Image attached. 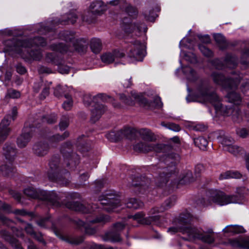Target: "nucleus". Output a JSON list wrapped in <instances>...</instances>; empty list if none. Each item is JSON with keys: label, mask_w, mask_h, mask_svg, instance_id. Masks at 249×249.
<instances>
[{"label": "nucleus", "mask_w": 249, "mask_h": 249, "mask_svg": "<svg viewBox=\"0 0 249 249\" xmlns=\"http://www.w3.org/2000/svg\"><path fill=\"white\" fill-rule=\"evenodd\" d=\"M212 64L217 69H223L225 68L234 69L237 65L238 60L235 55L227 54L223 62L218 59H215L213 60Z\"/></svg>", "instance_id": "nucleus-14"}, {"label": "nucleus", "mask_w": 249, "mask_h": 249, "mask_svg": "<svg viewBox=\"0 0 249 249\" xmlns=\"http://www.w3.org/2000/svg\"><path fill=\"white\" fill-rule=\"evenodd\" d=\"M0 169L4 175L9 176H12V174L15 171V168L7 165L1 166Z\"/></svg>", "instance_id": "nucleus-52"}, {"label": "nucleus", "mask_w": 249, "mask_h": 249, "mask_svg": "<svg viewBox=\"0 0 249 249\" xmlns=\"http://www.w3.org/2000/svg\"><path fill=\"white\" fill-rule=\"evenodd\" d=\"M126 11L128 15L132 17V18H135L138 13L137 9L131 6H127L126 9Z\"/></svg>", "instance_id": "nucleus-58"}, {"label": "nucleus", "mask_w": 249, "mask_h": 249, "mask_svg": "<svg viewBox=\"0 0 249 249\" xmlns=\"http://www.w3.org/2000/svg\"><path fill=\"white\" fill-rule=\"evenodd\" d=\"M93 107L91 110V121L95 123L100 118L107 109L104 105L98 103L94 105Z\"/></svg>", "instance_id": "nucleus-26"}, {"label": "nucleus", "mask_w": 249, "mask_h": 249, "mask_svg": "<svg viewBox=\"0 0 249 249\" xmlns=\"http://www.w3.org/2000/svg\"><path fill=\"white\" fill-rule=\"evenodd\" d=\"M208 196L212 201L221 206L238 203L240 200V196L237 195H227L224 192L216 190L209 191Z\"/></svg>", "instance_id": "nucleus-7"}, {"label": "nucleus", "mask_w": 249, "mask_h": 249, "mask_svg": "<svg viewBox=\"0 0 249 249\" xmlns=\"http://www.w3.org/2000/svg\"><path fill=\"white\" fill-rule=\"evenodd\" d=\"M57 117L55 114H52L50 116L45 117L43 118V121L46 122L48 124H52L56 122Z\"/></svg>", "instance_id": "nucleus-60"}, {"label": "nucleus", "mask_w": 249, "mask_h": 249, "mask_svg": "<svg viewBox=\"0 0 249 249\" xmlns=\"http://www.w3.org/2000/svg\"><path fill=\"white\" fill-rule=\"evenodd\" d=\"M199 49L203 54L207 57H211L213 55L212 51L204 45H200Z\"/></svg>", "instance_id": "nucleus-56"}, {"label": "nucleus", "mask_w": 249, "mask_h": 249, "mask_svg": "<svg viewBox=\"0 0 249 249\" xmlns=\"http://www.w3.org/2000/svg\"><path fill=\"white\" fill-rule=\"evenodd\" d=\"M50 49L53 51L59 52L61 53H66L68 51L71 52L72 51L70 46L63 43L53 44L50 46Z\"/></svg>", "instance_id": "nucleus-32"}, {"label": "nucleus", "mask_w": 249, "mask_h": 249, "mask_svg": "<svg viewBox=\"0 0 249 249\" xmlns=\"http://www.w3.org/2000/svg\"><path fill=\"white\" fill-rule=\"evenodd\" d=\"M62 239L71 244L78 245L83 242L84 238L83 236H81L77 237H65Z\"/></svg>", "instance_id": "nucleus-44"}, {"label": "nucleus", "mask_w": 249, "mask_h": 249, "mask_svg": "<svg viewBox=\"0 0 249 249\" xmlns=\"http://www.w3.org/2000/svg\"><path fill=\"white\" fill-rule=\"evenodd\" d=\"M64 97L67 100L63 103L62 107L66 110H70L73 105L72 100L71 96L69 94H65Z\"/></svg>", "instance_id": "nucleus-50"}, {"label": "nucleus", "mask_w": 249, "mask_h": 249, "mask_svg": "<svg viewBox=\"0 0 249 249\" xmlns=\"http://www.w3.org/2000/svg\"><path fill=\"white\" fill-rule=\"evenodd\" d=\"M59 158L57 157H53L49 162V165L52 171L56 173V170L59 167Z\"/></svg>", "instance_id": "nucleus-49"}, {"label": "nucleus", "mask_w": 249, "mask_h": 249, "mask_svg": "<svg viewBox=\"0 0 249 249\" xmlns=\"http://www.w3.org/2000/svg\"><path fill=\"white\" fill-rule=\"evenodd\" d=\"M125 204L127 208L133 209H137L143 206L142 202L135 198H129Z\"/></svg>", "instance_id": "nucleus-36"}, {"label": "nucleus", "mask_w": 249, "mask_h": 249, "mask_svg": "<svg viewBox=\"0 0 249 249\" xmlns=\"http://www.w3.org/2000/svg\"><path fill=\"white\" fill-rule=\"evenodd\" d=\"M242 227L238 225H229L223 230L224 233H239L244 232Z\"/></svg>", "instance_id": "nucleus-37"}, {"label": "nucleus", "mask_w": 249, "mask_h": 249, "mask_svg": "<svg viewBox=\"0 0 249 249\" xmlns=\"http://www.w3.org/2000/svg\"><path fill=\"white\" fill-rule=\"evenodd\" d=\"M99 204H93L92 205L85 206L81 203L77 201L68 202L66 204V207L74 211L81 212L82 213H90L94 211V209L97 208Z\"/></svg>", "instance_id": "nucleus-19"}, {"label": "nucleus", "mask_w": 249, "mask_h": 249, "mask_svg": "<svg viewBox=\"0 0 249 249\" xmlns=\"http://www.w3.org/2000/svg\"><path fill=\"white\" fill-rule=\"evenodd\" d=\"M60 150L64 158L63 166L67 167L68 170L74 169L78 163L79 157L78 155L72 152L71 143L67 142L64 143Z\"/></svg>", "instance_id": "nucleus-6"}, {"label": "nucleus", "mask_w": 249, "mask_h": 249, "mask_svg": "<svg viewBox=\"0 0 249 249\" xmlns=\"http://www.w3.org/2000/svg\"><path fill=\"white\" fill-rule=\"evenodd\" d=\"M121 84L123 85L124 88H127L129 87L131 85V82L130 81V78L122 77L121 79Z\"/></svg>", "instance_id": "nucleus-64"}, {"label": "nucleus", "mask_w": 249, "mask_h": 249, "mask_svg": "<svg viewBox=\"0 0 249 249\" xmlns=\"http://www.w3.org/2000/svg\"><path fill=\"white\" fill-rule=\"evenodd\" d=\"M99 201L100 204L104 207L103 209L108 212L112 211L113 209L118 207L120 203L119 196L112 193L100 196Z\"/></svg>", "instance_id": "nucleus-10"}, {"label": "nucleus", "mask_w": 249, "mask_h": 249, "mask_svg": "<svg viewBox=\"0 0 249 249\" xmlns=\"http://www.w3.org/2000/svg\"><path fill=\"white\" fill-rule=\"evenodd\" d=\"M61 174H64L65 175V177L59 175H57V177L55 178L56 181L60 185L63 186H66L70 182L69 179L70 174L68 171L63 172V171H61Z\"/></svg>", "instance_id": "nucleus-40"}, {"label": "nucleus", "mask_w": 249, "mask_h": 249, "mask_svg": "<svg viewBox=\"0 0 249 249\" xmlns=\"http://www.w3.org/2000/svg\"><path fill=\"white\" fill-rule=\"evenodd\" d=\"M123 23L125 24L126 26H128L129 27V29H130V31L132 30H138L139 32H146V28L145 26L143 23H132L131 22L129 23L127 21V18H124L123 20Z\"/></svg>", "instance_id": "nucleus-31"}, {"label": "nucleus", "mask_w": 249, "mask_h": 249, "mask_svg": "<svg viewBox=\"0 0 249 249\" xmlns=\"http://www.w3.org/2000/svg\"><path fill=\"white\" fill-rule=\"evenodd\" d=\"M192 221V215L188 213H181L178 218L174 221V223L176 224H178L184 227H191V226L187 225L190 224Z\"/></svg>", "instance_id": "nucleus-28"}, {"label": "nucleus", "mask_w": 249, "mask_h": 249, "mask_svg": "<svg viewBox=\"0 0 249 249\" xmlns=\"http://www.w3.org/2000/svg\"><path fill=\"white\" fill-rule=\"evenodd\" d=\"M214 38L220 49H225L228 46V43L225 37L221 34L214 35Z\"/></svg>", "instance_id": "nucleus-33"}, {"label": "nucleus", "mask_w": 249, "mask_h": 249, "mask_svg": "<svg viewBox=\"0 0 249 249\" xmlns=\"http://www.w3.org/2000/svg\"><path fill=\"white\" fill-rule=\"evenodd\" d=\"M13 213L17 215H20L21 216L25 215H32V213L26 211L24 209H16L13 212Z\"/></svg>", "instance_id": "nucleus-63"}, {"label": "nucleus", "mask_w": 249, "mask_h": 249, "mask_svg": "<svg viewBox=\"0 0 249 249\" xmlns=\"http://www.w3.org/2000/svg\"><path fill=\"white\" fill-rule=\"evenodd\" d=\"M183 72L187 76L188 79L190 80L194 81L197 77L196 72L190 67H184Z\"/></svg>", "instance_id": "nucleus-45"}, {"label": "nucleus", "mask_w": 249, "mask_h": 249, "mask_svg": "<svg viewBox=\"0 0 249 249\" xmlns=\"http://www.w3.org/2000/svg\"><path fill=\"white\" fill-rule=\"evenodd\" d=\"M241 175L238 172L227 171L221 174L219 177L220 179H228L230 178H239Z\"/></svg>", "instance_id": "nucleus-43"}, {"label": "nucleus", "mask_w": 249, "mask_h": 249, "mask_svg": "<svg viewBox=\"0 0 249 249\" xmlns=\"http://www.w3.org/2000/svg\"><path fill=\"white\" fill-rule=\"evenodd\" d=\"M176 198L175 196H172L167 199L164 202V206H162L165 211L170 208L175 204Z\"/></svg>", "instance_id": "nucleus-55"}, {"label": "nucleus", "mask_w": 249, "mask_h": 249, "mask_svg": "<svg viewBox=\"0 0 249 249\" xmlns=\"http://www.w3.org/2000/svg\"><path fill=\"white\" fill-rule=\"evenodd\" d=\"M145 214L143 212H138L133 216H130L128 217L132 218L134 220L138 222H141L146 225L151 224L152 222L157 223L160 219L159 215H155L144 218Z\"/></svg>", "instance_id": "nucleus-22"}, {"label": "nucleus", "mask_w": 249, "mask_h": 249, "mask_svg": "<svg viewBox=\"0 0 249 249\" xmlns=\"http://www.w3.org/2000/svg\"><path fill=\"white\" fill-rule=\"evenodd\" d=\"M46 44V41L44 38L40 36L26 40H17L16 42V47L21 48L20 50L21 52L23 48L31 49L30 52L27 50L29 55L25 58L28 60H40L42 57V52L40 49L36 48L39 46L44 47Z\"/></svg>", "instance_id": "nucleus-3"}, {"label": "nucleus", "mask_w": 249, "mask_h": 249, "mask_svg": "<svg viewBox=\"0 0 249 249\" xmlns=\"http://www.w3.org/2000/svg\"><path fill=\"white\" fill-rule=\"evenodd\" d=\"M78 18V16L76 15L75 12H70L67 15V20H62L60 21V23L62 24H65L66 21H70L71 24H74Z\"/></svg>", "instance_id": "nucleus-53"}, {"label": "nucleus", "mask_w": 249, "mask_h": 249, "mask_svg": "<svg viewBox=\"0 0 249 249\" xmlns=\"http://www.w3.org/2000/svg\"><path fill=\"white\" fill-rule=\"evenodd\" d=\"M213 82L223 87L228 91L236 89L241 81V77L236 74L232 77L225 78L224 75L218 72L212 74Z\"/></svg>", "instance_id": "nucleus-5"}, {"label": "nucleus", "mask_w": 249, "mask_h": 249, "mask_svg": "<svg viewBox=\"0 0 249 249\" xmlns=\"http://www.w3.org/2000/svg\"><path fill=\"white\" fill-rule=\"evenodd\" d=\"M174 169L175 168L173 167H172L171 169L166 167L159 171L155 179L156 185L160 187L165 186L170 178L174 173Z\"/></svg>", "instance_id": "nucleus-16"}, {"label": "nucleus", "mask_w": 249, "mask_h": 249, "mask_svg": "<svg viewBox=\"0 0 249 249\" xmlns=\"http://www.w3.org/2000/svg\"><path fill=\"white\" fill-rule=\"evenodd\" d=\"M102 42L100 39L93 38L90 42L91 51L95 53H99L102 49Z\"/></svg>", "instance_id": "nucleus-34"}, {"label": "nucleus", "mask_w": 249, "mask_h": 249, "mask_svg": "<svg viewBox=\"0 0 249 249\" xmlns=\"http://www.w3.org/2000/svg\"><path fill=\"white\" fill-rule=\"evenodd\" d=\"M1 235L3 236L4 239L8 241L15 249H23L18 241L17 239L12 237L8 232L5 231H2Z\"/></svg>", "instance_id": "nucleus-30"}, {"label": "nucleus", "mask_w": 249, "mask_h": 249, "mask_svg": "<svg viewBox=\"0 0 249 249\" xmlns=\"http://www.w3.org/2000/svg\"><path fill=\"white\" fill-rule=\"evenodd\" d=\"M196 100L200 103L210 102L213 105L216 109H221L225 115H231L232 120L234 122H239L242 120L241 111L238 107H227L219 103V97L213 91L211 90L208 83L206 80H201L198 82L195 93Z\"/></svg>", "instance_id": "nucleus-1"}, {"label": "nucleus", "mask_w": 249, "mask_h": 249, "mask_svg": "<svg viewBox=\"0 0 249 249\" xmlns=\"http://www.w3.org/2000/svg\"><path fill=\"white\" fill-rule=\"evenodd\" d=\"M225 151H227L236 156L242 155L244 153V150L242 147L233 144L231 145L230 147H227V149L225 150Z\"/></svg>", "instance_id": "nucleus-42"}, {"label": "nucleus", "mask_w": 249, "mask_h": 249, "mask_svg": "<svg viewBox=\"0 0 249 249\" xmlns=\"http://www.w3.org/2000/svg\"><path fill=\"white\" fill-rule=\"evenodd\" d=\"M17 153V149L14 144L6 143L3 145L2 153L7 160L10 162L13 161Z\"/></svg>", "instance_id": "nucleus-23"}, {"label": "nucleus", "mask_w": 249, "mask_h": 249, "mask_svg": "<svg viewBox=\"0 0 249 249\" xmlns=\"http://www.w3.org/2000/svg\"><path fill=\"white\" fill-rule=\"evenodd\" d=\"M176 226H173L168 229V231L171 233H175L178 231L183 234L186 235L188 240H192L199 239L204 243L208 244L213 243L214 241V238L210 234L213 232L210 229L208 233H206L202 229H198L194 227H184L175 223Z\"/></svg>", "instance_id": "nucleus-2"}, {"label": "nucleus", "mask_w": 249, "mask_h": 249, "mask_svg": "<svg viewBox=\"0 0 249 249\" xmlns=\"http://www.w3.org/2000/svg\"><path fill=\"white\" fill-rule=\"evenodd\" d=\"M194 142L196 146L200 149L205 150L208 144L207 140L202 137H199L194 139Z\"/></svg>", "instance_id": "nucleus-38"}, {"label": "nucleus", "mask_w": 249, "mask_h": 249, "mask_svg": "<svg viewBox=\"0 0 249 249\" xmlns=\"http://www.w3.org/2000/svg\"><path fill=\"white\" fill-rule=\"evenodd\" d=\"M74 49L79 53L86 51L88 45V41L85 38L75 39L72 42Z\"/></svg>", "instance_id": "nucleus-29"}, {"label": "nucleus", "mask_w": 249, "mask_h": 249, "mask_svg": "<svg viewBox=\"0 0 249 249\" xmlns=\"http://www.w3.org/2000/svg\"><path fill=\"white\" fill-rule=\"evenodd\" d=\"M150 183V180L145 177H137L132 179L131 186L135 188V191L142 194L146 193Z\"/></svg>", "instance_id": "nucleus-18"}, {"label": "nucleus", "mask_w": 249, "mask_h": 249, "mask_svg": "<svg viewBox=\"0 0 249 249\" xmlns=\"http://www.w3.org/2000/svg\"><path fill=\"white\" fill-rule=\"evenodd\" d=\"M165 145L163 144H154L146 142H140L134 146V150L137 152L148 153L155 151L157 153L163 151Z\"/></svg>", "instance_id": "nucleus-15"}, {"label": "nucleus", "mask_w": 249, "mask_h": 249, "mask_svg": "<svg viewBox=\"0 0 249 249\" xmlns=\"http://www.w3.org/2000/svg\"><path fill=\"white\" fill-rule=\"evenodd\" d=\"M236 132L240 137L245 138L248 136L249 131L245 128H242L237 129Z\"/></svg>", "instance_id": "nucleus-59"}, {"label": "nucleus", "mask_w": 249, "mask_h": 249, "mask_svg": "<svg viewBox=\"0 0 249 249\" xmlns=\"http://www.w3.org/2000/svg\"><path fill=\"white\" fill-rule=\"evenodd\" d=\"M70 88L62 87L60 85H58L54 89V95L58 97L63 95L64 96L65 94H68L66 92L67 91H70Z\"/></svg>", "instance_id": "nucleus-46"}, {"label": "nucleus", "mask_w": 249, "mask_h": 249, "mask_svg": "<svg viewBox=\"0 0 249 249\" xmlns=\"http://www.w3.org/2000/svg\"><path fill=\"white\" fill-rule=\"evenodd\" d=\"M241 63L243 64L249 63V50L245 51L242 54Z\"/></svg>", "instance_id": "nucleus-61"}, {"label": "nucleus", "mask_w": 249, "mask_h": 249, "mask_svg": "<svg viewBox=\"0 0 249 249\" xmlns=\"http://www.w3.org/2000/svg\"><path fill=\"white\" fill-rule=\"evenodd\" d=\"M124 54L119 51L114 50L111 53H107L101 56L102 61L106 64L113 62L116 59L123 57Z\"/></svg>", "instance_id": "nucleus-25"}, {"label": "nucleus", "mask_w": 249, "mask_h": 249, "mask_svg": "<svg viewBox=\"0 0 249 249\" xmlns=\"http://www.w3.org/2000/svg\"><path fill=\"white\" fill-rule=\"evenodd\" d=\"M143 15L145 19L150 21H154L157 17V15L154 12L153 10H149L148 9L144 10Z\"/></svg>", "instance_id": "nucleus-48"}, {"label": "nucleus", "mask_w": 249, "mask_h": 249, "mask_svg": "<svg viewBox=\"0 0 249 249\" xmlns=\"http://www.w3.org/2000/svg\"><path fill=\"white\" fill-rule=\"evenodd\" d=\"M32 136V127L25 126L21 134L17 139V144L20 148L25 147Z\"/></svg>", "instance_id": "nucleus-20"}, {"label": "nucleus", "mask_w": 249, "mask_h": 249, "mask_svg": "<svg viewBox=\"0 0 249 249\" xmlns=\"http://www.w3.org/2000/svg\"><path fill=\"white\" fill-rule=\"evenodd\" d=\"M46 61L49 63H52L55 65H59L58 57L55 53H50L46 54L45 57Z\"/></svg>", "instance_id": "nucleus-47"}, {"label": "nucleus", "mask_w": 249, "mask_h": 249, "mask_svg": "<svg viewBox=\"0 0 249 249\" xmlns=\"http://www.w3.org/2000/svg\"><path fill=\"white\" fill-rule=\"evenodd\" d=\"M110 98L111 97L103 93L98 94L93 97L90 94H87L84 95L83 97V102L85 105L89 106L92 102L95 104L99 101H107L108 99Z\"/></svg>", "instance_id": "nucleus-24"}, {"label": "nucleus", "mask_w": 249, "mask_h": 249, "mask_svg": "<svg viewBox=\"0 0 249 249\" xmlns=\"http://www.w3.org/2000/svg\"><path fill=\"white\" fill-rule=\"evenodd\" d=\"M69 136V133L68 131H65L62 135L56 134L53 136L51 139L52 142H57L65 140L66 138Z\"/></svg>", "instance_id": "nucleus-51"}, {"label": "nucleus", "mask_w": 249, "mask_h": 249, "mask_svg": "<svg viewBox=\"0 0 249 249\" xmlns=\"http://www.w3.org/2000/svg\"><path fill=\"white\" fill-rule=\"evenodd\" d=\"M229 102L233 103L235 105H239L241 102L240 96L234 91L229 92L227 95Z\"/></svg>", "instance_id": "nucleus-39"}, {"label": "nucleus", "mask_w": 249, "mask_h": 249, "mask_svg": "<svg viewBox=\"0 0 249 249\" xmlns=\"http://www.w3.org/2000/svg\"><path fill=\"white\" fill-rule=\"evenodd\" d=\"M7 96L12 98H17L20 96V93L14 89H9L8 90Z\"/></svg>", "instance_id": "nucleus-62"}, {"label": "nucleus", "mask_w": 249, "mask_h": 249, "mask_svg": "<svg viewBox=\"0 0 249 249\" xmlns=\"http://www.w3.org/2000/svg\"><path fill=\"white\" fill-rule=\"evenodd\" d=\"M120 99L122 100L124 103L132 105L133 104L134 100L146 105L147 104V100L143 98L141 95L137 94L135 91H131V97H126L124 94H119Z\"/></svg>", "instance_id": "nucleus-21"}, {"label": "nucleus", "mask_w": 249, "mask_h": 249, "mask_svg": "<svg viewBox=\"0 0 249 249\" xmlns=\"http://www.w3.org/2000/svg\"><path fill=\"white\" fill-rule=\"evenodd\" d=\"M60 38L66 42H72L75 39V36L74 34L70 31H64L60 33Z\"/></svg>", "instance_id": "nucleus-41"}, {"label": "nucleus", "mask_w": 249, "mask_h": 249, "mask_svg": "<svg viewBox=\"0 0 249 249\" xmlns=\"http://www.w3.org/2000/svg\"><path fill=\"white\" fill-rule=\"evenodd\" d=\"M49 149V147L48 144L42 142L36 143L33 148L34 153L38 156H43L46 155Z\"/></svg>", "instance_id": "nucleus-27"}, {"label": "nucleus", "mask_w": 249, "mask_h": 249, "mask_svg": "<svg viewBox=\"0 0 249 249\" xmlns=\"http://www.w3.org/2000/svg\"><path fill=\"white\" fill-rule=\"evenodd\" d=\"M90 10L82 17V20L88 22H92L95 19V15L101 14L105 10V6L102 1H93L90 6Z\"/></svg>", "instance_id": "nucleus-12"}, {"label": "nucleus", "mask_w": 249, "mask_h": 249, "mask_svg": "<svg viewBox=\"0 0 249 249\" xmlns=\"http://www.w3.org/2000/svg\"><path fill=\"white\" fill-rule=\"evenodd\" d=\"M139 133L142 138L144 140L152 142L155 139L154 134L149 129L146 128L141 129Z\"/></svg>", "instance_id": "nucleus-35"}, {"label": "nucleus", "mask_w": 249, "mask_h": 249, "mask_svg": "<svg viewBox=\"0 0 249 249\" xmlns=\"http://www.w3.org/2000/svg\"><path fill=\"white\" fill-rule=\"evenodd\" d=\"M17 108L13 107L10 114H7L0 124V144L3 142L9 135L11 129L8 127L11 120H15L17 116Z\"/></svg>", "instance_id": "nucleus-9"}, {"label": "nucleus", "mask_w": 249, "mask_h": 249, "mask_svg": "<svg viewBox=\"0 0 249 249\" xmlns=\"http://www.w3.org/2000/svg\"><path fill=\"white\" fill-rule=\"evenodd\" d=\"M232 141L233 139L231 138L224 137L222 139L221 143L223 145L224 150L227 149V147H230L232 145Z\"/></svg>", "instance_id": "nucleus-57"}, {"label": "nucleus", "mask_w": 249, "mask_h": 249, "mask_svg": "<svg viewBox=\"0 0 249 249\" xmlns=\"http://www.w3.org/2000/svg\"><path fill=\"white\" fill-rule=\"evenodd\" d=\"M69 124V117L68 115H63L59 123L60 129L61 130L65 129Z\"/></svg>", "instance_id": "nucleus-54"}, {"label": "nucleus", "mask_w": 249, "mask_h": 249, "mask_svg": "<svg viewBox=\"0 0 249 249\" xmlns=\"http://www.w3.org/2000/svg\"><path fill=\"white\" fill-rule=\"evenodd\" d=\"M135 130L125 127L117 132L111 131L106 134V137L111 141H117L123 138L132 139L135 136Z\"/></svg>", "instance_id": "nucleus-11"}, {"label": "nucleus", "mask_w": 249, "mask_h": 249, "mask_svg": "<svg viewBox=\"0 0 249 249\" xmlns=\"http://www.w3.org/2000/svg\"><path fill=\"white\" fill-rule=\"evenodd\" d=\"M145 53V45L139 40H135L132 43L128 54L134 60L142 61Z\"/></svg>", "instance_id": "nucleus-13"}, {"label": "nucleus", "mask_w": 249, "mask_h": 249, "mask_svg": "<svg viewBox=\"0 0 249 249\" xmlns=\"http://www.w3.org/2000/svg\"><path fill=\"white\" fill-rule=\"evenodd\" d=\"M125 224L118 222L114 224L111 231L105 234V240L110 241L112 242H117L121 241L120 232L124 229Z\"/></svg>", "instance_id": "nucleus-17"}, {"label": "nucleus", "mask_w": 249, "mask_h": 249, "mask_svg": "<svg viewBox=\"0 0 249 249\" xmlns=\"http://www.w3.org/2000/svg\"><path fill=\"white\" fill-rule=\"evenodd\" d=\"M110 219V218L108 215L101 214L93 219L87 220L86 222H85L80 219H77L75 221V223L79 228H81L82 227L84 228L85 232L86 234L92 235L96 233L97 228L89 226V224H105L106 223L109 221Z\"/></svg>", "instance_id": "nucleus-8"}, {"label": "nucleus", "mask_w": 249, "mask_h": 249, "mask_svg": "<svg viewBox=\"0 0 249 249\" xmlns=\"http://www.w3.org/2000/svg\"><path fill=\"white\" fill-rule=\"evenodd\" d=\"M24 193L31 198H38L48 201L54 206L58 207L61 205L60 196L56 194L54 191H36L33 187H29L24 190Z\"/></svg>", "instance_id": "nucleus-4"}]
</instances>
